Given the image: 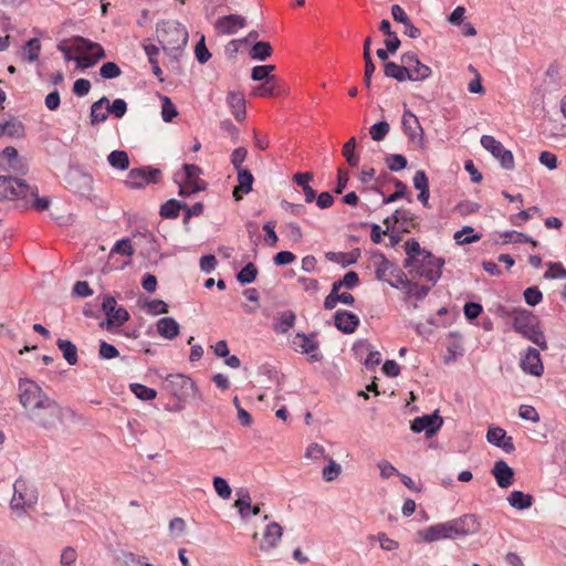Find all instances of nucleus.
<instances>
[{
	"instance_id": "f257e3e1",
	"label": "nucleus",
	"mask_w": 566,
	"mask_h": 566,
	"mask_svg": "<svg viewBox=\"0 0 566 566\" xmlns=\"http://www.w3.org/2000/svg\"><path fill=\"white\" fill-rule=\"evenodd\" d=\"M19 401L25 418L39 428L51 430L63 422V408L32 379L19 380Z\"/></svg>"
},
{
	"instance_id": "f03ea898",
	"label": "nucleus",
	"mask_w": 566,
	"mask_h": 566,
	"mask_svg": "<svg viewBox=\"0 0 566 566\" xmlns=\"http://www.w3.org/2000/svg\"><path fill=\"white\" fill-rule=\"evenodd\" d=\"M507 315L512 317V326L516 333L537 345L541 349H547L545 335L538 328L537 317L531 311L515 308L507 313Z\"/></svg>"
},
{
	"instance_id": "7ed1b4c3",
	"label": "nucleus",
	"mask_w": 566,
	"mask_h": 566,
	"mask_svg": "<svg viewBox=\"0 0 566 566\" xmlns=\"http://www.w3.org/2000/svg\"><path fill=\"white\" fill-rule=\"evenodd\" d=\"M157 38L163 50L174 57H177L188 43V31L185 25L177 21H167L157 28Z\"/></svg>"
},
{
	"instance_id": "20e7f679",
	"label": "nucleus",
	"mask_w": 566,
	"mask_h": 566,
	"mask_svg": "<svg viewBox=\"0 0 566 566\" xmlns=\"http://www.w3.org/2000/svg\"><path fill=\"white\" fill-rule=\"evenodd\" d=\"M38 502V490L24 479H18L13 484L11 510L18 516L25 515Z\"/></svg>"
},
{
	"instance_id": "39448f33",
	"label": "nucleus",
	"mask_w": 566,
	"mask_h": 566,
	"mask_svg": "<svg viewBox=\"0 0 566 566\" xmlns=\"http://www.w3.org/2000/svg\"><path fill=\"white\" fill-rule=\"evenodd\" d=\"M102 311L106 315V318L99 322V327L111 334H122L119 327L128 322L130 317L127 310L122 306H117V302L114 296L105 295L102 302Z\"/></svg>"
},
{
	"instance_id": "423d86ee",
	"label": "nucleus",
	"mask_w": 566,
	"mask_h": 566,
	"mask_svg": "<svg viewBox=\"0 0 566 566\" xmlns=\"http://www.w3.org/2000/svg\"><path fill=\"white\" fill-rule=\"evenodd\" d=\"M377 260L376 277L378 280L387 282L395 289L406 287V285H409L407 275L397 264L386 259L384 254H380Z\"/></svg>"
},
{
	"instance_id": "0eeeda50",
	"label": "nucleus",
	"mask_w": 566,
	"mask_h": 566,
	"mask_svg": "<svg viewBox=\"0 0 566 566\" xmlns=\"http://www.w3.org/2000/svg\"><path fill=\"white\" fill-rule=\"evenodd\" d=\"M28 193L35 195V189L24 180L11 176H0V201L28 199Z\"/></svg>"
},
{
	"instance_id": "6e6552de",
	"label": "nucleus",
	"mask_w": 566,
	"mask_h": 566,
	"mask_svg": "<svg viewBox=\"0 0 566 566\" xmlns=\"http://www.w3.org/2000/svg\"><path fill=\"white\" fill-rule=\"evenodd\" d=\"M443 265V259L436 258L430 252L423 251L422 258L418 260L417 265L409 269H412L419 276H423L432 282V284H436L441 277Z\"/></svg>"
},
{
	"instance_id": "1a4fd4ad",
	"label": "nucleus",
	"mask_w": 566,
	"mask_h": 566,
	"mask_svg": "<svg viewBox=\"0 0 566 566\" xmlns=\"http://www.w3.org/2000/svg\"><path fill=\"white\" fill-rule=\"evenodd\" d=\"M480 143L484 149L500 160V164L504 169H514V156L511 150L504 148L501 142L496 140L493 136L483 135Z\"/></svg>"
},
{
	"instance_id": "9d476101",
	"label": "nucleus",
	"mask_w": 566,
	"mask_h": 566,
	"mask_svg": "<svg viewBox=\"0 0 566 566\" xmlns=\"http://www.w3.org/2000/svg\"><path fill=\"white\" fill-rule=\"evenodd\" d=\"M160 176L161 171L156 168H134L128 172L125 185L130 189H139L149 184H156Z\"/></svg>"
},
{
	"instance_id": "9b49d317",
	"label": "nucleus",
	"mask_w": 566,
	"mask_h": 566,
	"mask_svg": "<svg viewBox=\"0 0 566 566\" xmlns=\"http://www.w3.org/2000/svg\"><path fill=\"white\" fill-rule=\"evenodd\" d=\"M401 125L408 140L420 148H424L423 128L421 127L418 117L410 109H405L401 118Z\"/></svg>"
},
{
	"instance_id": "f8f14e48",
	"label": "nucleus",
	"mask_w": 566,
	"mask_h": 566,
	"mask_svg": "<svg viewBox=\"0 0 566 566\" xmlns=\"http://www.w3.org/2000/svg\"><path fill=\"white\" fill-rule=\"evenodd\" d=\"M443 424V419L438 415V411L431 415L417 417L411 422V430L420 433L424 432L428 438L432 437Z\"/></svg>"
},
{
	"instance_id": "ddd939ff",
	"label": "nucleus",
	"mask_w": 566,
	"mask_h": 566,
	"mask_svg": "<svg viewBox=\"0 0 566 566\" xmlns=\"http://www.w3.org/2000/svg\"><path fill=\"white\" fill-rule=\"evenodd\" d=\"M449 523L454 538L475 534L480 530V523L474 514H464Z\"/></svg>"
},
{
	"instance_id": "4468645a",
	"label": "nucleus",
	"mask_w": 566,
	"mask_h": 566,
	"mask_svg": "<svg viewBox=\"0 0 566 566\" xmlns=\"http://www.w3.org/2000/svg\"><path fill=\"white\" fill-rule=\"evenodd\" d=\"M315 335L307 336L304 333H297L292 339L293 348L301 354H308L312 361H319L322 355L318 353V343L313 339Z\"/></svg>"
},
{
	"instance_id": "2eb2a0df",
	"label": "nucleus",
	"mask_w": 566,
	"mask_h": 566,
	"mask_svg": "<svg viewBox=\"0 0 566 566\" xmlns=\"http://www.w3.org/2000/svg\"><path fill=\"white\" fill-rule=\"evenodd\" d=\"M0 158H2L3 160H7L6 164L2 161L0 163L6 170L14 172V174H19V175L27 174L28 164L23 158H19L18 150L14 147H12V146L6 147L2 150Z\"/></svg>"
},
{
	"instance_id": "dca6fc26",
	"label": "nucleus",
	"mask_w": 566,
	"mask_h": 566,
	"mask_svg": "<svg viewBox=\"0 0 566 566\" xmlns=\"http://www.w3.org/2000/svg\"><path fill=\"white\" fill-rule=\"evenodd\" d=\"M282 535L283 528L279 523H269L262 533L260 551L263 553H270L271 551H273L279 545Z\"/></svg>"
},
{
	"instance_id": "f3484780",
	"label": "nucleus",
	"mask_w": 566,
	"mask_h": 566,
	"mask_svg": "<svg viewBox=\"0 0 566 566\" xmlns=\"http://www.w3.org/2000/svg\"><path fill=\"white\" fill-rule=\"evenodd\" d=\"M520 366L523 371L536 377L542 376L544 373L539 352L533 347L527 348L525 355L521 358Z\"/></svg>"
},
{
	"instance_id": "a211bd4d",
	"label": "nucleus",
	"mask_w": 566,
	"mask_h": 566,
	"mask_svg": "<svg viewBox=\"0 0 566 566\" xmlns=\"http://www.w3.org/2000/svg\"><path fill=\"white\" fill-rule=\"evenodd\" d=\"M166 386L177 397L187 395L195 389V382L191 378L181 374L169 375L166 378Z\"/></svg>"
},
{
	"instance_id": "6ab92c4d",
	"label": "nucleus",
	"mask_w": 566,
	"mask_h": 566,
	"mask_svg": "<svg viewBox=\"0 0 566 566\" xmlns=\"http://www.w3.org/2000/svg\"><path fill=\"white\" fill-rule=\"evenodd\" d=\"M486 440L489 443L501 448L506 453L515 450L512 437L506 434V431L500 427H493L488 430Z\"/></svg>"
},
{
	"instance_id": "aec40b11",
	"label": "nucleus",
	"mask_w": 566,
	"mask_h": 566,
	"mask_svg": "<svg viewBox=\"0 0 566 566\" xmlns=\"http://www.w3.org/2000/svg\"><path fill=\"white\" fill-rule=\"evenodd\" d=\"M245 27V19L238 14L223 15L217 19L214 28L222 34H234L238 29Z\"/></svg>"
},
{
	"instance_id": "412c9836",
	"label": "nucleus",
	"mask_w": 566,
	"mask_h": 566,
	"mask_svg": "<svg viewBox=\"0 0 566 566\" xmlns=\"http://www.w3.org/2000/svg\"><path fill=\"white\" fill-rule=\"evenodd\" d=\"M423 541L428 543L441 541V539H455L452 533L449 521L439 523L428 527L426 531L420 533Z\"/></svg>"
},
{
	"instance_id": "4be33fe9",
	"label": "nucleus",
	"mask_w": 566,
	"mask_h": 566,
	"mask_svg": "<svg viewBox=\"0 0 566 566\" xmlns=\"http://www.w3.org/2000/svg\"><path fill=\"white\" fill-rule=\"evenodd\" d=\"M491 472L502 489L511 486L514 482V471L504 460L496 461Z\"/></svg>"
},
{
	"instance_id": "5701e85b",
	"label": "nucleus",
	"mask_w": 566,
	"mask_h": 566,
	"mask_svg": "<svg viewBox=\"0 0 566 566\" xmlns=\"http://www.w3.org/2000/svg\"><path fill=\"white\" fill-rule=\"evenodd\" d=\"M335 326L345 334H352L359 325V317L347 311H337L334 316Z\"/></svg>"
},
{
	"instance_id": "b1692460",
	"label": "nucleus",
	"mask_w": 566,
	"mask_h": 566,
	"mask_svg": "<svg viewBox=\"0 0 566 566\" xmlns=\"http://www.w3.org/2000/svg\"><path fill=\"white\" fill-rule=\"evenodd\" d=\"M227 104L238 122H243L247 117L245 97L243 93L231 91L227 95Z\"/></svg>"
},
{
	"instance_id": "393cba45",
	"label": "nucleus",
	"mask_w": 566,
	"mask_h": 566,
	"mask_svg": "<svg viewBox=\"0 0 566 566\" xmlns=\"http://www.w3.org/2000/svg\"><path fill=\"white\" fill-rule=\"evenodd\" d=\"M237 174L239 185L233 190V198L235 201H240L242 193H249L252 190L254 178L248 169H239Z\"/></svg>"
},
{
	"instance_id": "a878e982",
	"label": "nucleus",
	"mask_w": 566,
	"mask_h": 566,
	"mask_svg": "<svg viewBox=\"0 0 566 566\" xmlns=\"http://www.w3.org/2000/svg\"><path fill=\"white\" fill-rule=\"evenodd\" d=\"M157 333L166 339H175L180 332L178 322L172 317H163L157 321Z\"/></svg>"
},
{
	"instance_id": "bb28decb",
	"label": "nucleus",
	"mask_w": 566,
	"mask_h": 566,
	"mask_svg": "<svg viewBox=\"0 0 566 566\" xmlns=\"http://www.w3.org/2000/svg\"><path fill=\"white\" fill-rule=\"evenodd\" d=\"M109 99L106 96L101 97L91 106V125H97L107 119L109 112H107Z\"/></svg>"
},
{
	"instance_id": "cd10ccee",
	"label": "nucleus",
	"mask_w": 566,
	"mask_h": 566,
	"mask_svg": "<svg viewBox=\"0 0 566 566\" xmlns=\"http://www.w3.org/2000/svg\"><path fill=\"white\" fill-rule=\"evenodd\" d=\"M295 318L296 316L292 311H284L279 313L273 323V331L276 334H285L294 326Z\"/></svg>"
},
{
	"instance_id": "c85d7f7f",
	"label": "nucleus",
	"mask_w": 566,
	"mask_h": 566,
	"mask_svg": "<svg viewBox=\"0 0 566 566\" xmlns=\"http://www.w3.org/2000/svg\"><path fill=\"white\" fill-rule=\"evenodd\" d=\"M405 251L407 254V259L405 260L403 266L410 268L417 265V262L420 259L419 256L422 258V252L424 250H421L418 241H416L415 239H410L405 243Z\"/></svg>"
},
{
	"instance_id": "c756f323",
	"label": "nucleus",
	"mask_w": 566,
	"mask_h": 566,
	"mask_svg": "<svg viewBox=\"0 0 566 566\" xmlns=\"http://www.w3.org/2000/svg\"><path fill=\"white\" fill-rule=\"evenodd\" d=\"M74 42L77 52L86 50L92 52L93 55H96V59H103L105 56V51L98 43L92 42L83 36H76Z\"/></svg>"
},
{
	"instance_id": "7c9ffc66",
	"label": "nucleus",
	"mask_w": 566,
	"mask_h": 566,
	"mask_svg": "<svg viewBox=\"0 0 566 566\" xmlns=\"http://www.w3.org/2000/svg\"><path fill=\"white\" fill-rule=\"evenodd\" d=\"M56 345L69 365L73 366L77 364V348L71 340L59 338Z\"/></svg>"
},
{
	"instance_id": "2f4dec72",
	"label": "nucleus",
	"mask_w": 566,
	"mask_h": 566,
	"mask_svg": "<svg viewBox=\"0 0 566 566\" xmlns=\"http://www.w3.org/2000/svg\"><path fill=\"white\" fill-rule=\"evenodd\" d=\"M509 504L516 510H526L533 504V496L522 491H513L507 497Z\"/></svg>"
},
{
	"instance_id": "473e14b6",
	"label": "nucleus",
	"mask_w": 566,
	"mask_h": 566,
	"mask_svg": "<svg viewBox=\"0 0 566 566\" xmlns=\"http://www.w3.org/2000/svg\"><path fill=\"white\" fill-rule=\"evenodd\" d=\"M108 164L118 170H126L129 167V157L125 150H113L107 156Z\"/></svg>"
},
{
	"instance_id": "72a5a7b5",
	"label": "nucleus",
	"mask_w": 566,
	"mask_h": 566,
	"mask_svg": "<svg viewBox=\"0 0 566 566\" xmlns=\"http://www.w3.org/2000/svg\"><path fill=\"white\" fill-rule=\"evenodd\" d=\"M384 73L387 77L395 78L398 82H405L408 80L407 69L396 64L395 62H386L384 66Z\"/></svg>"
},
{
	"instance_id": "f704fd0d",
	"label": "nucleus",
	"mask_w": 566,
	"mask_h": 566,
	"mask_svg": "<svg viewBox=\"0 0 566 566\" xmlns=\"http://www.w3.org/2000/svg\"><path fill=\"white\" fill-rule=\"evenodd\" d=\"M118 560L123 566H154L147 562L146 556L136 555L132 552H122Z\"/></svg>"
},
{
	"instance_id": "c9c22d12",
	"label": "nucleus",
	"mask_w": 566,
	"mask_h": 566,
	"mask_svg": "<svg viewBox=\"0 0 566 566\" xmlns=\"http://www.w3.org/2000/svg\"><path fill=\"white\" fill-rule=\"evenodd\" d=\"M431 75V69L421 63L420 60L415 62L413 66L408 71V80L410 81H424Z\"/></svg>"
},
{
	"instance_id": "e433bc0d",
	"label": "nucleus",
	"mask_w": 566,
	"mask_h": 566,
	"mask_svg": "<svg viewBox=\"0 0 566 566\" xmlns=\"http://www.w3.org/2000/svg\"><path fill=\"white\" fill-rule=\"evenodd\" d=\"M272 54V46L269 42H255L250 50V56L253 60L265 61Z\"/></svg>"
},
{
	"instance_id": "4c0bfd02",
	"label": "nucleus",
	"mask_w": 566,
	"mask_h": 566,
	"mask_svg": "<svg viewBox=\"0 0 566 566\" xmlns=\"http://www.w3.org/2000/svg\"><path fill=\"white\" fill-rule=\"evenodd\" d=\"M184 209L182 202L176 199H169L160 207V216L166 219L177 218L179 211Z\"/></svg>"
},
{
	"instance_id": "58836bf2",
	"label": "nucleus",
	"mask_w": 566,
	"mask_h": 566,
	"mask_svg": "<svg viewBox=\"0 0 566 566\" xmlns=\"http://www.w3.org/2000/svg\"><path fill=\"white\" fill-rule=\"evenodd\" d=\"M35 189V195L28 193V199H21L24 205H30L35 210H46L50 207V199L49 197H39L38 196V188L35 186H31Z\"/></svg>"
},
{
	"instance_id": "ea45409f",
	"label": "nucleus",
	"mask_w": 566,
	"mask_h": 566,
	"mask_svg": "<svg viewBox=\"0 0 566 566\" xmlns=\"http://www.w3.org/2000/svg\"><path fill=\"white\" fill-rule=\"evenodd\" d=\"M356 138H349L343 146V156L346 158L350 167H356L359 163L358 156L355 154Z\"/></svg>"
},
{
	"instance_id": "a19ab883",
	"label": "nucleus",
	"mask_w": 566,
	"mask_h": 566,
	"mask_svg": "<svg viewBox=\"0 0 566 566\" xmlns=\"http://www.w3.org/2000/svg\"><path fill=\"white\" fill-rule=\"evenodd\" d=\"M473 231H474L473 228L469 227V226L463 227L460 231H457L453 237L457 244L464 245V244H470V243L479 241L481 235H479V234L469 235V233H472Z\"/></svg>"
},
{
	"instance_id": "79ce46f5",
	"label": "nucleus",
	"mask_w": 566,
	"mask_h": 566,
	"mask_svg": "<svg viewBox=\"0 0 566 566\" xmlns=\"http://www.w3.org/2000/svg\"><path fill=\"white\" fill-rule=\"evenodd\" d=\"M41 51V42L39 39H30L23 46V54L29 62H34L39 59Z\"/></svg>"
},
{
	"instance_id": "37998d69",
	"label": "nucleus",
	"mask_w": 566,
	"mask_h": 566,
	"mask_svg": "<svg viewBox=\"0 0 566 566\" xmlns=\"http://www.w3.org/2000/svg\"><path fill=\"white\" fill-rule=\"evenodd\" d=\"M258 275V269L253 263H248L244 268L237 274V280L241 284H250L252 283Z\"/></svg>"
},
{
	"instance_id": "c03bdc74",
	"label": "nucleus",
	"mask_w": 566,
	"mask_h": 566,
	"mask_svg": "<svg viewBox=\"0 0 566 566\" xmlns=\"http://www.w3.org/2000/svg\"><path fill=\"white\" fill-rule=\"evenodd\" d=\"M327 459H328V465H326L323 469L322 475L326 482H332V481H335L340 475L342 467H340V464L336 463V461L333 460L332 458H327Z\"/></svg>"
},
{
	"instance_id": "a18cd8bd",
	"label": "nucleus",
	"mask_w": 566,
	"mask_h": 566,
	"mask_svg": "<svg viewBox=\"0 0 566 566\" xmlns=\"http://www.w3.org/2000/svg\"><path fill=\"white\" fill-rule=\"evenodd\" d=\"M160 98L163 102L161 117L164 122L170 123L178 115V111L168 96H160Z\"/></svg>"
},
{
	"instance_id": "49530a36",
	"label": "nucleus",
	"mask_w": 566,
	"mask_h": 566,
	"mask_svg": "<svg viewBox=\"0 0 566 566\" xmlns=\"http://www.w3.org/2000/svg\"><path fill=\"white\" fill-rule=\"evenodd\" d=\"M389 130H390L389 124L386 120H381L377 124H374L369 128V134H370V137L373 140L381 142L388 135Z\"/></svg>"
},
{
	"instance_id": "de8ad7c7",
	"label": "nucleus",
	"mask_w": 566,
	"mask_h": 566,
	"mask_svg": "<svg viewBox=\"0 0 566 566\" xmlns=\"http://www.w3.org/2000/svg\"><path fill=\"white\" fill-rule=\"evenodd\" d=\"M2 125L3 134L10 137H21L24 134L23 125L20 120L11 119L4 122Z\"/></svg>"
},
{
	"instance_id": "09e8293b",
	"label": "nucleus",
	"mask_w": 566,
	"mask_h": 566,
	"mask_svg": "<svg viewBox=\"0 0 566 566\" xmlns=\"http://www.w3.org/2000/svg\"><path fill=\"white\" fill-rule=\"evenodd\" d=\"M130 390L134 392V395L145 401L153 400L156 398V390L149 387H146L142 384H132Z\"/></svg>"
},
{
	"instance_id": "8fccbe9b",
	"label": "nucleus",
	"mask_w": 566,
	"mask_h": 566,
	"mask_svg": "<svg viewBox=\"0 0 566 566\" xmlns=\"http://www.w3.org/2000/svg\"><path fill=\"white\" fill-rule=\"evenodd\" d=\"M505 242L515 243H531L534 248L538 245V242L525 233L517 231H509L504 233Z\"/></svg>"
},
{
	"instance_id": "3c124183",
	"label": "nucleus",
	"mask_w": 566,
	"mask_h": 566,
	"mask_svg": "<svg viewBox=\"0 0 566 566\" xmlns=\"http://www.w3.org/2000/svg\"><path fill=\"white\" fill-rule=\"evenodd\" d=\"M275 82V76H271V77H268V80L261 84L260 86L255 87L253 90V95L254 96H261V97H265V96H272L275 94V86H274V83Z\"/></svg>"
},
{
	"instance_id": "603ef678",
	"label": "nucleus",
	"mask_w": 566,
	"mask_h": 566,
	"mask_svg": "<svg viewBox=\"0 0 566 566\" xmlns=\"http://www.w3.org/2000/svg\"><path fill=\"white\" fill-rule=\"evenodd\" d=\"M386 164L391 171H400L407 167V159L399 154L389 155L386 157Z\"/></svg>"
},
{
	"instance_id": "864d4df0",
	"label": "nucleus",
	"mask_w": 566,
	"mask_h": 566,
	"mask_svg": "<svg viewBox=\"0 0 566 566\" xmlns=\"http://www.w3.org/2000/svg\"><path fill=\"white\" fill-rule=\"evenodd\" d=\"M206 188L205 181H186L179 187V196H189L191 193H197Z\"/></svg>"
},
{
	"instance_id": "5fc2aeb1",
	"label": "nucleus",
	"mask_w": 566,
	"mask_h": 566,
	"mask_svg": "<svg viewBox=\"0 0 566 566\" xmlns=\"http://www.w3.org/2000/svg\"><path fill=\"white\" fill-rule=\"evenodd\" d=\"M213 488L217 494L223 499L228 500L231 496V488L229 483L221 476H216L213 479Z\"/></svg>"
},
{
	"instance_id": "6e6d98bb",
	"label": "nucleus",
	"mask_w": 566,
	"mask_h": 566,
	"mask_svg": "<svg viewBox=\"0 0 566 566\" xmlns=\"http://www.w3.org/2000/svg\"><path fill=\"white\" fill-rule=\"evenodd\" d=\"M523 295L526 304L530 306H535L543 300V294L537 286L527 287Z\"/></svg>"
},
{
	"instance_id": "4d7b16f0",
	"label": "nucleus",
	"mask_w": 566,
	"mask_h": 566,
	"mask_svg": "<svg viewBox=\"0 0 566 566\" xmlns=\"http://www.w3.org/2000/svg\"><path fill=\"white\" fill-rule=\"evenodd\" d=\"M120 73L119 66L114 62H106L99 69V75L106 80L118 77Z\"/></svg>"
},
{
	"instance_id": "13d9d810",
	"label": "nucleus",
	"mask_w": 566,
	"mask_h": 566,
	"mask_svg": "<svg viewBox=\"0 0 566 566\" xmlns=\"http://www.w3.org/2000/svg\"><path fill=\"white\" fill-rule=\"evenodd\" d=\"M548 271L545 272V279H566V269L559 262H549Z\"/></svg>"
},
{
	"instance_id": "bf43d9fd",
	"label": "nucleus",
	"mask_w": 566,
	"mask_h": 566,
	"mask_svg": "<svg viewBox=\"0 0 566 566\" xmlns=\"http://www.w3.org/2000/svg\"><path fill=\"white\" fill-rule=\"evenodd\" d=\"M98 356L102 359H113L119 356V352L114 345L102 340L99 343Z\"/></svg>"
},
{
	"instance_id": "052dcab7",
	"label": "nucleus",
	"mask_w": 566,
	"mask_h": 566,
	"mask_svg": "<svg viewBox=\"0 0 566 566\" xmlns=\"http://www.w3.org/2000/svg\"><path fill=\"white\" fill-rule=\"evenodd\" d=\"M538 212L539 208L536 206H533L526 210H522L516 214L511 216V223L513 226H521L523 222H526L531 219L532 213L531 212Z\"/></svg>"
},
{
	"instance_id": "680f3d73",
	"label": "nucleus",
	"mask_w": 566,
	"mask_h": 566,
	"mask_svg": "<svg viewBox=\"0 0 566 566\" xmlns=\"http://www.w3.org/2000/svg\"><path fill=\"white\" fill-rule=\"evenodd\" d=\"M195 54H196L197 61L200 64L207 63L209 61V59L211 57V54L205 43V36H201L200 41L196 44Z\"/></svg>"
},
{
	"instance_id": "e2e57ef3",
	"label": "nucleus",
	"mask_w": 566,
	"mask_h": 566,
	"mask_svg": "<svg viewBox=\"0 0 566 566\" xmlns=\"http://www.w3.org/2000/svg\"><path fill=\"white\" fill-rule=\"evenodd\" d=\"M145 307L149 314L158 315L166 314L168 312L167 304L161 300H151L146 302Z\"/></svg>"
},
{
	"instance_id": "0e129e2a",
	"label": "nucleus",
	"mask_w": 566,
	"mask_h": 566,
	"mask_svg": "<svg viewBox=\"0 0 566 566\" xmlns=\"http://www.w3.org/2000/svg\"><path fill=\"white\" fill-rule=\"evenodd\" d=\"M112 252L120 255L130 256L134 253V249L128 239H122L115 243L114 248L112 249Z\"/></svg>"
},
{
	"instance_id": "69168bd1",
	"label": "nucleus",
	"mask_w": 566,
	"mask_h": 566,
	"mask_svg": "<svg viewBox=\"0 0 566 566\" xmlns=\"http://www.w3.org/2000/svg\"><path fill=\"white\" fill-rule=\"evenodd\" d=\"M127 111V104L122 98H116L112 105L108 104L107 112L113 114L116 118H122Z\"/></svg>"
},
{
	"instance_id": "338daca9",
	"label": "nucleus",
	"mask_w": 566,
	"mask_h": 566,
	"mask_svg": "<svg viewBox=\"0 0 566 566\" xmlns=\"http://www.w3.org/2000/svg\"><path fill=\"white\" fill-rule=\"evenodd\" d=\"M248 150L244 147L235 148L231 154V164L235 170L243 169L242 164L245 160Z\"/></svg>"
},
{
	"instance_id": "774afa93",
	"label": "nucleus",
	"mask_w": 566,
	"mask_h": 566,
	"mask_svg": "<svg viewBox=\"0 0 566 566\" xmlns=\"http://www.w3.org/2000/svg\"><path fill=\"white\" fill-rule=\"evenodd\" d=\"M407 286H408L407 294L409 296H415L417 300H423L430 291V286L412 284L410 281H409V285H407Z\"/></svg>"
}]
</instances>
